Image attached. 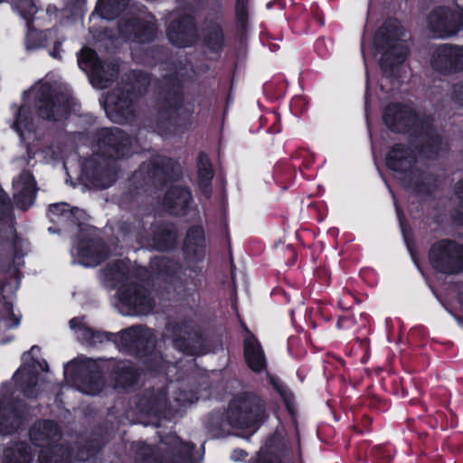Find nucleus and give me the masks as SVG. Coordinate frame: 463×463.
<instances>
[{
	"mask_svg": "<svg viewBox=\"0 0 463 463\" xmlns=\"http://www.w3.org/2000/svg\"><path fill=\"white\" fill-rule=\"evenodd\" d=\"M24 104L19 109L16 121L13 128L19 134L21 140L30 143L34 139V128L29 120L30 107L38 109L39 115L47 119L60 120L67 114L69 99L64 96L51 95V87L45 81H39L32 89L24 93Z\"/></svg>",
	"mask_w": 463,
	"mask_h": 463,
	"instance_id": "obj_1",
	"label": "nucleus"
},
{
	"mask_svg": "<svg viewBox=\"0 0 463 463\" xmlns=\"http://www.w3.org/2000/svg\"><path fill=\"white\" fill-rule=\"evenodd\" d=\"M130 140L118 128H103L97 134V141L93 145L94 158L84 165L86 178L99 189L109 187L116 180V170L104 160L92 167V162L99 156L119 159L129 154Z\"/></svg>",
	"mask_w": 463,
	"mask_h": 463,
	"instance_id": "obj_2",
	"label": "nucleus"
},
{
	"mask_svg": "<svg viewBox=\"0 0 463 463\" xmlns=\"http://www.w3.org/2000/svg\"><path fill=\"white\" fill-rule=\"evenodd\" d=\"M409 35L396 20L387 21L373 39V48L382 54L380 64L387 73L392 66L402 63L408 54Z\"/></svg>",
	"mask_w": 463,
	"mask_h": 463,
	"instance_id": "obj_3",
	"label": "nucleus"
},
{
	"mask_svg": "<svg viewBox=\"0 0 463 463\" xmlns=\"http://www.w3.org/2000/svg\"><path fill=\"white\" fill-rule=\"evenodd\" d=\"M128 268L125 260H117L103 271V282L111 288H118L119 301L135 313H146L151 308L150 299L137 286L129 282Z\"/></svg>",
	"mask_w": 463,
	"mask_h": 463,
	"instance_id": "obj_4",
	"label": "nucleus"
},
{
	"mask_svg": "<svg viewBox=\"0 0 463 463\" xmlns=\"http://www.w3.org/2000/svg\"><path fill=\"white\" fill-rule=\"evenodd\" d=\"M30 439L34 447L40 449L39 463H71V452L61 440V430L51 420L35 423L29 432Z\"/></svg>",
	"mask_w": 463,
	"mask_h": 463,
	"instance_id": "obj_5",
	"label": "nucleus"
},
{
	"mask_svg": "<svg viewBox=\"0 0 463 463\" xmlns=\"http://www.w3.org/2000/svg\"><path fill=\"white\" fill-rule=\"evenodd\" d=\"M386 165L400 175L404 186L415 189L421 184L423 174L415 165V155L411 148L401 144L394 145L386 156Z\"/></svg>",
	"mask_w": 463,
	"mask_h": 463,
	"instance_id": "obj_6",
	"label": "nucleus"
},
{
	"mask_svg": "<svg viewBox=\"0 0 463 463\" xmlns=\"http://www.w3.org/2000/svg\"><path fill=\"white\" fill-rule=\"evenodd\" d=\"M264 418V411L258 404H250L243 401L240 404L232 403L228 411L230 425L234 429L239 437L248 439L259 429L260 423Z\"/></svg>",
	"mask_w": 463,
	"mask_h": 463,
	"instance_id": "obj_7",
	"label": "nucleus"
},
{
	"mask_svg": "<svg viewBox=\"0 0 463 463\" xmlns=\"http://www.w3.org/2000/svg\"><path fill=\"white\" fill-rule=\"evenodd\" d=\"M95 363L88 358L79 357L64 366V376L68 382L76 383L80 392L96 395L102 391L99 376L93 373Z\"/></svg>",
	"mask_w": 463,
	"mask_h": 463,
	"instance_id": "obj_8",
	"label": "nucleus"
},
{
	"mask_svg": "<svg viewBox=\"0 0 463 463\" xmlns=\"http://www.w3.org/2000/svg\"><path fill=\"white\" fill-rule=\"evenodd\" d=\"M78 65L88 74L92 86L100 90L108 86L118 71L117 63H101L97 59L95 52L87 47L82 48L78 54Z\"/></svg>",
	"mask_w": 463,
	"mask_h": 463,
	"instance_id": "obj_9",
	"label": "nucleus"
},
{
	"mask_svg": "<svg viewBox=\"0 0 463 463\" xmlns=\"http://www.w3.org/2000/svg\"><path fill=\"white\" fill-rule=\"evenodd\" d=\"M431 265L444 273H456L463 269V247L442 241L434 244L430 252Z\"/></svg>",
	"mask_w": 463,
	"mask_h": 463,
	"instance_id": "obj_10",
	"label": "nucleus"
},
{
	"mask_svg": "<svg viewBox=\"0 0 463 463\" xmlns=\"http://www.w3.org/2000/svg\"><path fill=\"white\" fill-rule=\"evenodd\" d=\"M38 351L37 347H32L29 353L24 354V364L13 377L14 383L28 398L35 395L33 389L38 385L39 373L48 370L46 362H40L33 358Z\"/></svg>",
	"mask_w": 463,
	"mask_h": 463,
	"instance_id": "obj_11",
	"label": "nucleus"
},
{
	"mask_svg": "<svg viewBox=\"0 0 463 463\" xmlns=\"http://www.w3.org/2000/svg\"><path fill=\"white\" fill-rule=\"evenodd\" d=\"M63 40L64 38L59 34L58 29L40 32L32 28L30 23L27 24L25 47L28 51H34L39 48H50L49 54L54 59H61L62 52L61 45Z\"/></svg>",
	"mask_w": 463,
	"mask_h": 463,
	"instance_id": "obj_12",
	"label": "nucleus"
},
{
	"mask_svg": "<svg viewBox=\"0 0 463 463\" xmlns=\"http://www.w3.org/2000/svg\"><path fill=\"white\" fill-rule=\"evenodd\" d=\"M428 24L436 37H449L463 27V14L461 12L451 13L447 8L439 7L430 14Z\"/></svg>",
	"mask_w": 463,
	"mask_h": 463,
	"instance_id": "obj_13",
	"label": "nucleus"
},
{
	"mask_svg": "<svg viewBox=\"0 0 463 463\" xmlns=\"http://www.w3.org/2000/svg\"><path fill=\"white\" fill-rule=\"evenodd\" d=\"M103 107L107 116L116 123H122L132 114V99L128 92L118 90L108 93Z\"/></svg>",
	"mask_w": 463,
	"mask_h": 463,
	"instance_id": "obj_14",
	"label": "nucleus"
},
{
	"mask_svg": "<svg viewBox=\"0 0 463 463\" xmlns=\"http://www.w3.org/2000/svg\"><path fill=\"white\" fill-rule=\"evenodd\" d=\"M431 65L440 71L463 70V48L447 44L439 46L432 54Z\"/></svg>",
	"mask_w": 463,
	"mask_h": 463,
	"instance_id": "obj_15",
	"label": "nucleus"
},
{
	"mask_svg": "<svg viewBox=\"0 0 463 463\" xmlns=\"http://www.w3.org/2000/svg\"><path fill=\"white\" fill-rule=\"evenodd\" d=\"M383 119L393 131H405L417 123V117L412 109L405 105H389L383 112Z\"/></svg>",
	"mask_w": 463,
	"mask_h": 463,
	"instance_id": "obj_16",
	"label": "nucleus"
},
{
	"mask_svg": "<svg viewBox=\"0 0 463 463\" xmlns=\"http://www.w3.org/2000/svg\"><path fill=\"white\" fill-rule=\"evenodd\" d=\"M14 199L18 207L26 209L31 206L36 196V184L29 172L22 173L13 182Z\"/></svg>",
	"mask_w": 463,
	"mask_h": 463,
	"instance_id": "obj_17",
	"label": "nucleus"
},
{
	"mask_svg": "<svg viewBox=\"0 0 463 463\" xmlns=\"http://www.w3.org/2000/svg\"><path fill=\"white\" fill-rule=\"evenodd\" d=\"M103 245L99 240L90 239L88 241L79 242L72 248V254L79 258V261L85 267L98 265L103 259Z\"/></svg>",
	"mask_w": 463,
	"mask_h": 463,
	"instance_id": "obj_18",
	"label": "nucleus"
},
{
	"mask_svg": "<svg viewBox=\"0 0 463 463\" xmlns=\"http://www.w3.org/2000/svg\"><path fill=\"white\" fill-rule=\"evenodd\" d=\"M119 30L127 39L144 43L154 37L156 26L151 20L134 19L120 25Z\"/></svg>",
	"mask_w": 463,
	"mask_h": 463,
	"instance_id": "obj_19",
	"label": "nucleus"
},
{
	"mask_svg": "<svg viewBox=\"0 0 463 463\" xmlns=\"http://www.w3.org/2000/svg\"><path fill=\"white\" fill-rule=\"evenodd\" d=\"M194 23L191 17H184L174 24L168 30L170 42L179 47H185L193 43Z\"/></svg>",
	"mask_w": 463,
	"mask_h": 463,
	"instance_id": "obj_20",
	"label": "nucleus"
},
{
	"mask_svg": "<svg viewBox=\"0 0 463 463\" xmlns=\"http://www.w3.org/2000/svg\"><path fill=\"white\" fill-rule=\"evenodd\" d=\"M33 452L24 442L13 440L3 450L2 463H32Z\"/></svg>",
	"mask_w": 463,
	"mask_h": 463,
	"instance_id": "obj_21",
	"label": "nucleus"
},
{
	"mask_svg": "<svg viewBox=\"0 0 463 463\" xmlns=\"http://www.w3.org/2000/svg\"><path fill=\"white\" fill-rule=\"evenodd\" d=\"M191 201L190 192L182 187L171 188L164 198V205L172 214H182Z\"/></svg>",
	"mask_w": 463,
	"mask_h": 463,
	"instance_id": "obj_22",
	"label": "nucleus"
},
{
	"mask_svg": "<svg viewBox=\"0 0 463 463\" xmlns=\"http://www.w3.org/2000/svg\"><path fill=\"white\" fill-rule=\"evenodd\" d=\"M22 422V415L17 405H9L5 398H0V431L7 434L17 429Z\"/></svg>",
	"mask_w": 463,
	"mask_h": 463,
	"instance_id": "obj_23",
	"label": "nucleus"
},
{
	"mask_svg": "<svg viewBox=\"0 0 463 463\" xmlns=\"http://www.w3.org/2000/svg\"><path fill=\"white\" fill-rule=\"evenodd\" d=\"M244 355L248 366L254 372H261L266 368L263 350L254 336H249L244 342Z\"/></svg>",
	"mask_w": 463,
	"mask_h": 463,
	"instance_id": "obj_24",
	"label": "nucleus"
},
{
	"mask_svg": "<svg viewBox=\"0 0 463 463\" xmlns=\"http://www.w3.org/2000/svg\"><path fill=\"white\" fill-rule=\"evenodd\" d=\"M204 248V232L202 227L194 226L189 229L184 240V251L188 258L200 255Z\"/></svg>",
	"mask_w": 463,
	"mask_h": 463,
	"instance_id": "obj_25",
	"label": "nucleus"
},
{
	"mask_svg": "<svg viewBox=\"0 0 463 463\" xmlns=\"http://www.w3.org/2000/svg\"><path fill=\"white\" fill-rule=\"evenodd\" d=\"M61 215L62 219L73 218V222H83L87 219L86 213L79 208L69 209L64 203L52 204L49 208V217L52 222H56V217Z\"/></svg>",
	"mask_w": 463,
	"mask_h": 463,
	"instance_id": "obj_26",
	"label": "nucleus"
},
{
	"mask_svg": "<svg viewBox=\"0 0 463 463\" xmlns=\"http://www.w3.org/2000/svg\"><path fill=\"white\" fill-rule=\"evenodd\" d=\"M70 327L74 331L77 338L87 345H94L99 338L90 327L87 326L83 318H72L70 321Z\"/></svg>",
	"mask_w": 463,
	"mask_h": 463,
	"instance_id": "obj_27",
	"label": "nucleus"
},
{
	"mask_svg": "<svg viewBox=\"0 0 463 463\" xmlns=\"http://www.w3.org/2000/svg\"><path fill=\"white\" fill-rule=\"evenodd\" d=\"M198 176L199 184L203 194L208 196L211 192L210 184L213 173L209 158L203 154H201L198 157Z\"/></svg>",
	"mask_w": 463,
	"mask_h": 463,
	"instance_id": "obj_28",
	"label": "nucleus"
},
{
	"mask_svg": "<svg viewBox=\"0 0 463 463\" xmlns=\"http://www.w3.org/2000/svg\"><path fill=\"white\" fill-rule=\"evenodd\" d=\"M129 0H99L96 11L100 17L112 19L121 9H123Z\"/></svg>",
	"mask_w": 463,
	"mask_h": 463,
	"instance_id": "obj_29",
	"label": "nucleus"
},
{
	"mask_svg": "<svg viewBox=\"0 0 463 463\" xmlns=\"http://www.w3.org/2000/svg\"><path fill=\"white\" fill-rule=\"evenodd\" d=\"M118 376L116 378V383L115 386L122 387V388H128L131 384H133L137 377V373L136 370L130 366L129 364H127L126 363H123L118 367V372L117 373Z\"/></svg>",
	"mask_w": 463,
	"mask_h": 463,
	"instance_id": "obj_30",
	"label": "nucleus"
},
{
	"mask_svg": "<svg viewBox=\"0 0 463 463\" xmlns=\"http://www.w3.org/2000/svg\"><path fill=\"white\" fill-rule=\"evenodd\" d=\"M206 42L209 48L213 51H218L223 42L222 33L219 25H213L207 34Z\"/></svg>",
	"mask_w": 463,
	"mask_h": 463,
	"instance_id": "obj_31",
	"label": "nucleus"
},
{
	"mask_svg": "<svg viewBox=\"0 0 463 463\" xmlns=\"http://www.w3.org/2000/svg\"><path fill=\"white\" fill-rule=\"evenodd\" d=\"M20 318L15 316L11 307H6L0 319V329H10L18 326Z\"/></svg>",
	"mask_w": 463,
	"mask_h": 463,
	"instance_id": "obj_32",
	"label": "nucleus"
},
{
	"mask_svg": "<svg viewBox=\"0 0 463 463\" xmlns=\"http://www.w3.org/2000/svg\"><path fill=\"white\" fill-rule=\"evenodd\" d=\"M150 80L147 74L139 73L135 80L133 85V90L135 94L141 95L143 91L146 90V86L149 84Z\"/></svg>",
	"mask_w": 463,
	"mask_h": 463,
	"instance_id": "obj_33",
	"label": "nucleus"
},
{
	"mask_svg": "<svg viewBox=\"0 0 463 463\" xmlns=\"http://www.w3.org/2000/svg\"><path fill=\"white\" fill-rule=\"evenodd\" d=\"M163 237H164L162 239L163 241H159L156 244V248L159 250H165L172 247L174 245V243L175 242V233L171 231H167L165 234H163Z\"/></svg>",
	"mask_w": 463,
	"mask_h": 463,
	"instance_id": "obj_34",
	"label": "nucleus"
},
{
	"mask_svg": "<svg viewBox=\"0 0 463 463\" xmlns=\"http://www.w3.org/2000/svg\"><path fill=\"white\" fill-rule=\"evenodd\" d=\"M253 463H279V459L276 456L268 454L267 450L262 449Z\"/></svg>",
	"mask_w": 463,
	"mask_h": 463,
	"instance_id": "obj_35",
	"label": "nucleus"
},
{
	"mask_svg": "<svg viewBox=\"0 0 463 463\" xmlns=\"http://www.w3.org/2000/svg\"><path fill=\"white\" fill-rule=\"evenodd\" d=\"M165 404V394L160 392L157 396L154 397L151 401L150 411L158 412L163 406Z\"/></svg>",
	"mask_w": 463,
	"mask_h": 463,
	"instance_id": "obj_36",
	"label": "nucleus"
},
{
	"mask_svg": "<svg viewBox=\"0 0 463 463\" xmlns=\"http://www.w3.org/2000/svg\"><path fill=\"white\" fill-rule=\"evenodd\" d=\"M247 0H237L236 12L240 19H243L246 12Z\"/></svg>",
	"mask_w": 463,
	"mask_h": 463,
	"instance_id": "obj_37",
	"label": "nucleus"
},
{
	"mask_svg": "<svg viewBox=\"0 0 463 463\" xmlns=\"http://www.w3.org/2000/svg\"><path fill=\"white\" fill-rule=\"evenodd\" d=\"M246 457V453L242 449H235L232 453V459L234 461L241 460Z\"/></svg>",
	"mask_w": 463,
	"mask_h": 463,
	"instance_id": "obj_38",
	"label": "nucleus"
},
{
	"mask_svg": "<svg viewBox=\"0 0 463 463\" xmlns=\"http://www.w3.org/2000/svg\"><path fill=\"white\" fill-rule=\"evenodd\" d=\"M7 199V196L6 194L0 190V213H3L4 212V206H5V203Z\"/></svg>",
	"mask_w": 463,
	"mask_h": 463,
	"instance_id": "obj_39",
	"label": "nucleus"
},
{
	"mask_svg": "<svg viewBox=\"0 0 463 463\" xmlns=\"http://www.w3.org/2000/svg\"><path fill=\"white\" fill-rule=\"evenodd\" d=\"M456 194L458 197L463 201V181L457 185Z\"/></svg>",
	"mask_w": 463,
	"mask_h": 463,
	"instance_id": "obj_40",
	"label": "nucleus"
},
{
	"mask_svg": "<svg viewBox=\"0 0 463 463\" xmlns=\"http://www.w3.org/2000/svg\"><path fill=\"white\" fill-rule=\"evenodd\" d=\"M136 330H137L136 328L128 329V330L126 332V334L130 335L132 333H136Z\"/></svg>",
	"mask_w": 463,
	"mask_h": 463,
	"instance_id": "obj_41",
	"label": "nucleus"
},
{
	"mask_svg": "<svg viewBox=\"0 0 463 463\" xmlns=\"http://www.w3.org/2000/svg\"><path fill=\"white\" fill-rule=\"evenodd\" d=\"M270 381H271V383H273V385L275 386V388H276L278 391H279V385H278L276 383H274V381H273V378H272V377L270 378Z\"/></svg>",
	"mask_w": 463,
	"mask_h": 463,
	"instance_id": "obj_42",
	"label": "nucleus"
},
{
	"mask_svg": "<svg viewBox=\"0 0 463 463\" xmlns=\"http://www.w3.org/2000/svg\"><path fill=\"white\" fill-rule=\"evenodd\" d=\"M456 99L459 103H463V99L459 95H458Z\"/></svg>",
	"mask_w": 463,
	"mask_h": 463,
	"instance_id": "obj_43",
	"label": "nucleus"
},
{
	"mask_svg": "<svg viewBox=\"0 0 463 463\" xmlns=\"http://www.w3.org/2000/svg\"><path fill=\"white\" fill-rule=\"evenodd\" d=\"M342 323H343V320L338 321L337 326H338L339 328L341 327Z\"/></svg>",
	"mask_w": 463,
	"mask_h": 463,
	"instance_id": "obj_44",
	"label": "nucleus"
},
{
	"mask_svg": "<svg viewBox=\"0 0 463 463\" xmlns=\"http://www.w3.org/2000/svg\"><path fill=\"white\" fill-rule=\"evenodd\" d=\"M186 447H187V448H186V449H187V450H191L192 446H190V444H186Z\"/></svg>",
	"mask_w": 463,
	"mask_h": 463,
	"instance_id": "obj_45",
	"label": "nucleus"
},
{
	"mask_svg": "<svg viewBox=\"0 0 463 463\" xmlns=\"http://www.w3.org/2000/svg\"><path fill=\"white\" fill-rule=\"evenodd\" d=\"M458 323L461 324L463 326V323H461V320L460 319H458Z\"/></svg>",
	"mask_w": 463,
	"mask_h": 463,
	"instance_id": "obj_46",
	"label": "nucleus"
},
{
	"mask_svg": "<svg viewBox=\"0 0 463 463\" xmlns=\"http://www.w3.org/2000/svg\"><path fill=\"white\" fill-rule=\"evenodd\" d=\"M460 91H461V93L463 94V88L461 89V90H460Z\"/></svg>",
	"mask_w": 463,
	"mask_h": 463,
	"instance_id": "obj_47",
	"label": "nucleus"
},
{
	"mask_svg": "<svg viewBox=\"0 0 463 463\" xmlns=\"http://www.w3.org/2000/svg\"><path fill=\"white\" fill-rule=\"evenodd\" d=\"M0 2H2V0H0Z\"/></svg>",
	"mask_w": 463,
	"mask_h": 463,
	"instance_id": "obj_48",
	"label": "nucleus"
}]
</instances>
